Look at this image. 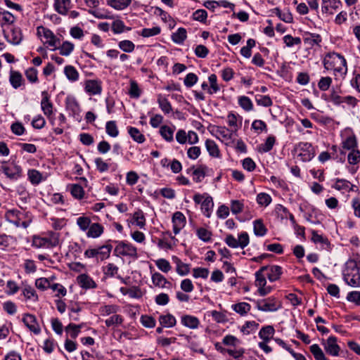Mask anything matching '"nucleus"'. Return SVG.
Instances as JSON below:
<instances>
[{
    "instance_id": "f257e3e1",
    "label": "nucleus",
    "mask_w": 360,
    "mask_h": 360,
    "mask_svg": "<svg viewBox=\"0 0 360 360\" xmlns=\"http://www.w3.org/2000/svg\"><path fill=\"white\" fill-rule=\"evenodd\" d=\"M360 256L354 255L347 261L343 270L345 281L352 287H360Z\"/></svg>"
},
{
    "instance_id": "f03ea898",
    "label": "nucleus",
    "mask_w": 360,
    "mask_h": 360,
    "mask_svg": "<svg viewBox=\"0 0 360 360\" xmlns=\"http://www.w3.org/2000/svg\"><path fill=\"white\" fill-rule=\"evenodd\" d=\"M324 68L328 70H333L340 75L346 74L347 68L345 58L336 53L327 54L323 60Z\"/></svg>"
},
{
    "instance_id": "7ed1b4c3",
    "label": "nucleus",
    "mask_w": 360,
    "mask_h": 360,
    "mask_svg": "<svg viewBox=\"0 0 360 360\" xmlns=\"http://www.w3.org/2000/svg\"><path fill=\"white\" fill-rule=\"evenodd\" d=\"M258 310L265 312H274L282 307V303L274 297L258 300L256 302Z\"/></svg>"
},
{
    "instance_id": "20e7f679",
    "label": "nucleus",
    "mask_w": 360,
    "mask_h": 360,
    "mask_svg": "<svg viewBox=\"0 0 360 360\" xmlns=\"http://www.w3.org/2000/svg\"><path fill=\"white\" fill-rule=\"evenodd\" d=\"M5 217L6 220L15 225L16 227L27 228L30 224V220H25V213L18 210H9L6 212Z\"/></svg>"
},
{
    "instance_id": "39448f33",
    "label": "nucleus",
    "mask_w": 360,
    "mask_h": 360,
    "mask_svg": "<svg viewBox=\"0 0 360 360\" xmlns=\"http://www.w3.org/2000/svg\"><path fill=\"white\" fill-rule=\"evenodd\" d=\"M59 244V234L57 233H51L49 237L34 236L32 240V246L41 248H50Z\"/></svg>"
},
{
    "instance_id": "423d86ee",
    "label": "nucleus",
    "mask_w": 360,
    "mask_h": 360,
    "mask_svg": "<svg viewBox=\"0 0 360 360\" xmlns=\"http://www.w3.org/2000/svg\"><path fill=\"white\" fill-rule=\"evenodd\" d=\"M115 243L117 245L115 248L114 254L116 256L137 257V250L132 244L127 241H115Z\"/></svg>"
},
{
    "instance_id": "0eeeda50",
    "label": "nucleus",
    "mask_w": 360,
    "mask_h": 360,
    "mask_svg": "<svg viewBox=\"0 0 360 360\" xmlns=\"http://www.w3.org/2000/svg\"><path fill=\"white\" fill-rule=\"evenodd\" d=\"M112 246L111 245H104L98 248H89L84 252V256L87 258H96L97 259L104 260L110 257Z\"/></svg>"
},
{
    "instance_id": "6e6552de",
    "label": "nucleus",
    "mask_w": 360,
    "mask_h": 360,
    "mask_svg": "<svg viewBox=\"0 0 360 360\" xmlns=\"http://www.w3.org/2000/svg\"><path fill=\"white\" fill-rule=\"evenodd\" d=\"M225 243L232 248H240L243 249L250 242L249 236L247 232H242L238 234V238L233 235L229 234L225 238Z\"/></svg>"
},
{
    "instance_id": "1a4fd4ad",
    "label": "nucleus",
    "mask_w": 360,
    "mask_h": 360,
    "mask_svg": "<svg viewBox=\"0 0 360 360\" xmlns=\"http://www.w3.org/2000/svg\"><path fill=\"white\" fill-rule=\"evenodd\" d=\"M1 170L8 178L12 180L18 179L22 172L20 167L13 162L8 165H3L1 166Z\"/></svg>"
},
{
    "instance_id": "9d476101",
    "label": "nucleus",
    "mask_w": 360,
    "mask_h": 360,
    "mask_svg": "<svg viewBox=\"0 0 360 360\" xmlns=\"http://www.w3.org/2000/svg\"><path fill=\"white\" fill-rule=\"evenodd\" d=\"M234 132L226 127L217 126L214 127L213 134L221 141L228 142L232 139Z\"/></svg>"
},
{
    "instance_id": "9b49d317",
    "label": "nucleus",
    "mask_w": 360,
    "mask_h": 360,
    "mask_svg": "<svg viewBox=\"0 0 360 360\" xmlns=\"http://www.w3.org/2000/svg\"><path fill=\"white\" fill-rule=\"evenodd\" d=\"M172 221L173 224V231L175 235L178 234L186 224V217L182 212L179 211L173 214Z\"/></svg>"
},
{
    "instance_id": "f8f14e48",
    "label": "nucleus",
    "mask_w": 360,
    "mask_h": 360,
    "mask_svg": "<svg viewBox=\"0 0 360 360\" xmlns=\"http://www.w3.org/2000/svg\"><path fill=\"white\" fill-rule=\"evenodd\" d=\"M311 146L309 143H300L297 146L298 155L304 162L310 161L314 158V153L310 151Z\"/></svg>"
},
{
    "instance_id": "ddd939ff",
    "label": "nucleus",
    "mask_w": 360,
    "mask_h": 360,
    "mask_svg": "<svg viewBox=\"0 0 360 360\" xmlns=\"http://www.w3.org/2000/svg\"><path fill=\"white\" fill-rule=\"evenodd\" d=\"M341 6L342 3L340 0H322L321 9L323 13L332 15L338 11Z\"/></svg>"
},
{
    "instance_id": "4468645a",
    "label": "nucleus",
    "mask_w": 360,
    "mask_h": 360,
    "mask_svg": "<svg viewBox=\"0 0 360 360\" xmlns=\"http://www.w3.org/2000/svg\"><path fill=\"white\" fill-rule=\"evenodd\" d=\"M22 321L30 331L33 332L36 335L40 333L41 328L37 321L36 317L34 315L30 314H25L22 318Z\"/></svg>"
},
{
    "instance_id": "2eb2a0df",
    "label": "nucleus",
    "mask_w": 360,
    "mask_h": 360,
    "mask_svg": "<svg viewBox=\"0 0 360 360\" xmlns=\"http://www.w3.org/2000/svg\"><path fill=\"white\" fill-rule=\"evenodd\" d=\"M306 220L311 224H318L323 219V215L315 207H311L304 213Z\"/></svg>"
},
{
    "instance_id": "dca6fc26",
    "label": "nucleus",
    "mask_w": 360,
    "mask_h": 360,
    "mask_svg": "<svg viewBox=\"0 0 360 360\" xmlns=\"http://www.w3.org/2000/svg\"><path fill=\"white\" fill-rule=\"evenodd\" d=\"M324 349L328 354L334 356H338L340 347L337 344V338L334 336L329 337L324 345Z\"/></svg>"
},
{
    "instance_id": "f3484780",
    "label": "nucleus",
    "mask_w": 360,
    "mask_h": 360,
    "mask_svg": "<svg viewBox=\"0 0 360 360\" xmlns=\"http://www.w3.org/2000/svg\"><path fill=\"white\" fill-rule=\"evenodd\" d=\"M65 108L71 115L76 117L80 112V106L76 98L73 96H68L65 99Z\"/></svg>"
},
{
    "instance_id": "a211bd4d",
    "label": "nucleus",
    "mask_w": 360,
    "mask_h": 360,
    "mask_svg": "<svg viewBox=\"0 0 360 360\" xmlns=\"http://www.w3.org/2000/svg\"><path fill=\"white\" fill-rule=\"evenodd\" d=\"M44 31V37L46 39L45 44L52 47V50L55 51L60 44V39L56 37L53 32L49 29H41Z\"/></svg>"
},
{
    "instance_id": "6ab92c4d",
    "label": "nucleus",
    "mask_w": 360,
    "mask_h": 360,
    "mask_svg": "<svg viewBox=\"0 0 360 360\" xmlns=\"http://www.w3.org/2000/svg\"><path fill=\"white\" fill-rule=\"evenodd\" d=\"M84 89L89 95H97L101 93L102 87L98 81L89 79L85 82Z\"/></svg>"
},
{
    "instance_id": "aec40b11",
    "label": "nucleus",
    "mask_w": 360,
    "mask_h": 360,
    "mask_svg": "<svg viewBox=\"0 0 360 360\" xmlns=\"http://www.w3.org/2000/svg\"><path fill=\"white\" fill-rule=\"evenodd\" d=\"M9 82L12 87L15 89H18L25 83L22 74L13 70H10Z\"/></svg>"
},
{
    "instance_id": "412c9836",
    "label": "nucleus",
    "mask_w": 360,
    "mask_h": 360,
    "mask_svg": "<svg viewBox=\"0 0 360 360\" xmlns=\"http://www.w3.org/2000/svg\"><path fill=\"white\" fill-rule=\"evenodd\" d=\"M42 100L41 102V107L43 112L47 117H50L53 115V104L49 101V96L46 91L42 92Z\"/></svg>"
},
{
    "instance_id": "4be33fe9",
    "label": "nucleus",
    "mask_w": 360,
    "mask_h": 360,
    "mask_svg": "<svg viewBox=\"0 0 360 360\" xmlns=\"http://www.w3.org/2000/svg\"><path fill=\"white\" fill-rule=\"evenodd\" d=\"M71 0H55L54 8L56 12L63 15H66L70 8Z\"/></svg>"
},
{
    "instance_id": "5701e85b",
    "label": "nucleus",
    "mask_w": 360,
    "mask_h": 360,
    "mask_svg": "<svg viewBox=\"0 0 360 360\" xmlns=\"http://www.w3.org/2000/svg\"><path fill=\"white\" fill-rule=\"evenodd\" d=\"M77 281L82 288L90 289L96 288L95 281L87 274H83L78 276Z\"/></svg>"
},
{
    "instance_id": "b1692460",
    "label": "nucleus",
    "mask_w": 360,
    "mask_h": 360,
    "mask_svg": "<svg viewBox=\"0 0 360 360\" xmlns=\"http://www.w3.org/2000/svg\"><path fill=\"white\" fill-rule=\"evenodd\" d=\"M181 323L191 329H196L200 325L199 319L191 315H184L181 319Z\"/></svg>"
},
{
    "instance_id": "393cba45",
    "label": "nucleus",
    "mask_w": 360,
    "mask_h": 360,
    "mask_svg": "<svg viewBox=\"0 0 360 360\" xmlns=\"http://www.w3.org/2000/svg\"><path fill=\"white\" fill-rule=\"evenodd\" d=\"M213 207H214V202H213L212 198L210 195L206 194V196L204 198V200L201 204L202 212L207 217H210L211 215V212L212 211Z\"/></svg>"
},
{
    "instance_id": "a878e982",
    "label": "nucleus",
    "mask_w": 360,
    "mask_h": 360,
    "mask_svg": "<svg viewBox=\"0 0 360 360\" xmlns=\"http://www.w3.org/2000/svg\"><path fill=\"white\" fill-rule=\"evenodd\" d=\"M131 223L139 226L140 229H144L146 217L142 210H138L131 215Z\"/></svg>"
},
{
    "instance_id": "bb28decb",
    "label": "nucleus",
    "mask_w": 360,
    "mask_h": 360,
    "mask_svg": "<svg viewBox=\"0 0 360 360\" xmlns=\"http://www.w3.org/2000/svg\"><path fill=\"white\" fill-rule=\"evenodd\" d=\"M27 176L30 181L33 185H38L46 178V176H44L41 172L34 169H29Z\"/></svg>"
},
{
    "instance_id": "cd10ccee",
    "label": "nucleus",
    "mask_w": 360,
    "mask_h": 360,
    "mask_svg": "<svg viewBox=\"0 0 360 360\" xmlns=\"http://www.w3.org/2000/svg\"><path fill=\"white\" fill-rule=\"evenodd\" d=\"M304 42L311 47L315 45L319 46L321 42V37L319 34L306 33L304 36Z\"/></svg>"
},
{
    "instance_id": "c85d7f7f",
    "label": "nucleus",
    "mask_w": 360,
    "mask_h": 360,
    "mask_svg": "<svg viewBox=\"0 0 360 360\" xmlns=\"http://www.w3.org/2000/svg\"><path fill=\"white\" fill-rule=\"evenodd\" d=\"M103 226L98 223L91 224L89 226L86 236L89 238H98L103 233Z\"/></svg>"
},
{
    "instance_id": "c756f323",
    "label": "nucleus",
    "mask_w": 360,
    "mask_h": 360,
    "mask_svg": "<svg viewBox=\"0 0 360 360\" xmlns=\"http://www.w3.org/2000/svg\"><path fill=\"white\" fill-rule=\"evenodd\" d=\"M266 271H268L267 277L271 282L278 280L283 273L282 268L277 265L268 266Z\"/></svg>"
},
{
    "instance_id": "7c9ffc66",
    "label": "nucleus",
    "mask_w": 360,
    "mask_h": 360,
    "mask_svg": "<svg viewBox=\"0 0 360 360\" xmlns=\"http://www.w3.org/2000/svg\"><path fill=\"white\" fill-rule=\"evenodd\" d=\"M132 0H106V4L115 10L121 11L127 8Z\"/></svg>"
},
{
    "instance_id": "2f4dec72",
    "label": "nucleus",
    "mask_w": 360,
    "mask_h": 360,
    "mask_svg": "<svg viewBox=\"0 0 360 360\" xmlns=\"http://www.w3.org/2000/svg\"><path fill=\"white\" fill-rule=\"evenodd\" d=\"M272 13L285 22L291 23L293 21L292 15L288 10L281 11L278 8H275L272 10Z\"/></svg>"
},
{
    "instance_id": "473e14b6",
    "label": "nucleus",
    "mask_w": 360,
    "mask_h": 360,
    "mask_svg": "<svg viewBox=\"0 0 360 360\" xmlns=\"http://www.w3.org/2000/svg\"><path fill=\"white\" fill-rule=\"evenodd\" d=\"M205 147L209 153L210 155L214 158H219L220 155V151L217 143L210 139H207L205 141Z\"/></svg>"
},
{
    "instance_id": "72a5a7b5",
    "label": "nucleus",
    "mask_w": 360,
    "mask_h": 360,
    "mask_svg": "<svg viewBox=\"0 0 360 360\" xmlns=\"http://www.w3.org/2000/svg\"><path fill=\"white\" fill-rule=\"evenodd\" d=\"M187 32L185 28L180 27L172 35V41L178 44H182L187 37Z\"/></svg>"
},
{
    "instance_id": "f704fd0d",
    "label": "nucleus",
    "mask_w": 360,
    "mask_h": 360,
    "mask_svg": "<svg viewBox=\"0 0 360 360\" xmlns=\"http://www.w3.org/2000/svg\"><path fill=\"white\" fill-rule=\"evenodd\" d=\"M227 123L231 127V130L235 133L240 127L242 121L240 120L238 122L237 116L233 113H229L227 116Z\"/></svg>"
},
{
    "instance_id": "c9c22d12",
    "label": "nucleus",
    "mask_w": 360,
    "mask_h": 360,
    "mask_svg": "<svg viewBox=\"0 0 360 360\" xmlns=\"http://www.w3.org/2000/svg\"><path fill=\"white\" fill-rule=\"evenodd\" d=\"M159 322L164 327L171 328L176 325V321L174 316L168 314L160 316Z\"/></svg>"
},
{
    "instance_id": "e433bc0d",
    "label": "nucleus",
    "mask_w": 360,
    "mask_h": 360,
    "mask_svg": "<svg viewBox=\"0 0 360 360\" xmlns=\"http://www.w3.org/2000/svg\"><path fill=\"white\" fill-rule=\"evenodd\" d=\"M275 330L271 326H267L265 327H263L259 333V336L261 339H262L264 341L268 342L269 340H271L274 334Z\"/></svg>"
},
{
    "instance_id": "4c0bfd02",
    "label": "nucleus",
    "mask_w": 360,
    "mask_h": 360,
    "mask_svg": "<svg viewBox=\"0 0 360 360\" xmlns=\"http://www.w3.org/2000/svg\"><path fill=\"white\" fill-rule=\"evenodd\" d=\"M352 184L346 179H337L333 185V188L336 190L345 191H349L351 190Z\"/></svg>"
},
{
    "instance_id": "58836bf2",
    "label": "nucleus",
    "mask_w": 360,
    "mask_h": 360,
    "mask_svg": "<svg viewBox=\"0 0 360 360\" xmlns=\"http://www.w3.org/2000/svg\"><path fill=\"white\" fill-rule=\"evenodd\" d=\"M111 28L114 34H116L131 30V27H126L124 22L119 19L113 21Z\"/></svg>"
},
{
    "instance_id": "ea45409f",
    "label": "nucleus",
    "mask_w": 360,
    "mask_h": 360,
    "mask_svg": "<svg viewBox=\"0 0 360 360\" xmlns=\"http://www.w3.org/2000/svg\"><path fill=\"white\" fill-rule=\"evenodd\" d=\"M64 73L70 81L75 82L79 79V72L72 65H66L64 68Z\"/></svg>"
},
{
    "instance_id": "a19ab883",
    "label": "nucleus",
    "mask_w": 360,
    "mask_h": 360,
    "mask_svg": "<svg viewBox=\"0 0 360 360\" xmlns=\"http://www.w3.org/2000/svg\"><path fill=\"white\" fill-rule=\"evenodd\" d=\"M158 103L162 111L165 114H168L172 110V105L169 101L161 94L158 96Z\"/></svg>"
},
{
    "instance_id": "79ce46f5",
    "label": "nucleus",
    "mask_w": 360,
    "mask_h": 360,
    "mask_svg": "<svg viewBox=\"0 0 360 360\" xmlns=\"http://www.w3.org/2000/svg\"><path fill=\"white\" fill-rule=\"evenodd\" d=\"M128 133L130 136L133 139L134 141L137 143H142L145 141L144 136L141 133V131L136 127H129L127 128Z\"/></svg>"
},
{
    "instance_id": "37998d69",
    "label": "nucleus",
    "mask_w": 360,
    "mask_h": 360,
    "mask_svg": "<svg viewBox=\"0 0 360 360\" xmlns=\"http://www.w3.org/2000/svg\"><path fill=\"white\" fill-rule=\"evenodd\" d=\"M174 262L176 264V272L181 276L187 275L189 273L190 267L189 265L182 262L179 258H173Z\"/></svg>"
},
{
    "instance_id": "c03bdc74",
    "label": "nucleus",
    "mask_w": 360,
    "mask_h": 360,
    "mask_svg": "<svg viewBox=\"0 0 360 360\" xmlns=\"http://www.w3.org/2000/svg\"><path fill=\"white\" fill-rule=\"evenodd\" d=\"M254 233L257 236H264L267 231L263 221L261 219H257L253 222Z\"/></svg>"
},
{
    "instance_id": "a18cd8bd",
    "label": "nucleus",
    "mask_w": 360,
    "mask_h": 360,
    "mask_svg": "<svg viewBox=\"0 0 360 360\" xmlns=\"http://www.w3.org/2000/svg\"><path fill=\"white\" fill-rule=\"evenodd\" d=\"M74 44L68 41H64L61 46H58V49L60 51V54L64 56H68L74 50Z\"/></svg>"
},
{
    "instance_id": "49530a36",
    "label": "nucleus",
    "mask_w": 360,
    "mask_h": 360,
    "mask_svg": "<svg viewBox=\"0 0 360 360\" xmlns=\"http://www.w3.org/2000/svg\"><path fill=\"white\" fill-rule=\"evenodd\" d=\"M174 132V129L167 126L163 125L160 127V133L162 138L167 141H173V134Z\"/></svg>"
},
{
    "instance_id": "de8ad7c7",
    "label": "nucleus",
    "mask_w": 360,
    "mask_h": 360,
    "mask_svg": "<svg viewBox=\"0 0 360 360\" xmlns=\"http://www.w3.org/2000/svg\"><path fill=\"white\" fill-rule=\"evenodd\" d=\"M267 269H268L267 266H262L259 271H257L255 273V277H256L255 285L257 287H259V286L262 287V286L266 285V281L264 275L263 274V272Z\"/></svg>"
},
{
    "instance_id": "09e8293b",
    "label": "nucleus",
    "mask_w": 360,
    "mask_h": 360,
    "mask_svg": "<svg viewBox=\"0 0 360 360\" xmlns=\"http://www.w3.org/2000/svg\"><path fill=\"white\" fill-rule=\"evenodd\" d=\"M276 139L275 137L273 136H269L266 139L264 143L261 144L259 146V150L261 153H267L270 151L275 143Z\"/></svg>"
},
{
    "instance_id": "8fccbe9b",
    "label": "nucleus",
    "mask_w": 360,
    "mask_h": 360,
    "mask_svg": "<svg viewBox=\"0 0 360 360\" xmlns=\"http://www.w3.org/2000/svg\"><path fill=\"white\" fill-rule=\"evenodd\" d=\"M106 133L111 137H117L119 134V130L115 121H108L105 124Z\"/></svg>"
},
{
    "instance_id": "3c124183",
    "label": "nucleus",
    "mask_w": 360,
    "mask_h": 360,
    "mask_svg": "<svg viewBox=\"0 0 360 360\" xmlns=\"http://www.w3.org/2000/svg\"><path fill=\"white\" fill-rule=\"evenodd\" d=\"M153 283L160 288H165V284L167 283V279L161 274L155 272L152 275Z\"/></svg>"
},
{
    "instance_id": "603ef678",
    "label": "nucleus",
    "mask_w": 360,
    "mask_h": 360,
    "mask_svg": "<svg viewBox=\"0 0 360 360\" xmlns=\"http://www.w3.org/2000/svg\"><path fill=\"white\" fill-rule=\"evenodd\" d=\"M123 323V318L119 314H114L105 321L108 327L117 326Z\"/></svg>"
},
{
    "instance_id": "864d4df0",
    "label": "nucleus",
    "mask_w": 360,
    "mask_h": 360,
    "mask_svg": "<svg viewBox=\"0 0 360 360\" xmlns=\"http://www.w3.org/2000/svg\"><path fill=\"white\" fill-rule=\"evenodd\" d=\"M230 209L233 214H240L244 209V204L241 200H232L230 203Z\"/></svg>"
},
{
    "instance_id": "5fc2aeb1",
    "label": "nucleus",
    "mask_w": 360,
    "mask_h": 360,
    "mask_svg": "<svg viewBox=\"0 0 360 360\" xmlns=\"http://www.w3.org/2000/svg\"><path fill=\"white\" fill-rule=\"evenodd\" d=\"M310 352L312 353L316 360H328L323 352L317 344H314L310 347Z\"/></svg>"
},
{
    "instance_id": "6e6d98bb",
    "label": "nucleus",
    "mask_w": 360,
    "mask_h": 360,
    "mask_svg": "<svg viewBox=\"0 0 360 360\" xmlns=\"http://www.w3.org/2000/svg\"><path fill=\"white\" fill-rule=\"evenodd\" d=\"M238 104L245 111H250L253 108L252 101L245 96H242L238 98Z\"/></svg>"
},
{
    "instance_id": "4d7b16f0",
    "label": "nucleus",
    "mask_w": 360,
    "mask_h": 360,
    "mask_svg": "<svg viewBox=\"0 0 360 360\" xmlns=\"http://www.w3.org/2000/svg\"><path fill=\"white\" fill-rule=\"evenodd\" d=\"M120 309V307L115 304L104 305L101 307L99 311L102 316H108L110 314H116Z\"/></svg>"
},
{
    "instance_id": "13d9d810",
    "label": "nucleus",
    "mask_w": 360,
    "mask_h": 360,
    "mask_svg": "<svg viewBox=\"0 0 360 360\" xmlns=\"http://www.w3.org/2000/svg\"><path fill=\"white\" fill-rule=\"evenodd\" d=\"M256 200L259 205L264 207L268 206L272 200L271 197L266 193H259L257 194Z\"/></svg>"
},
{
    "instance_id": "bf43d9fd",
    "label": "nucleus",
    "mask_w": 360,
    "mask_h": 360,
    "mask_svg": "<svg viewBox=\"0 0 360 360\" xmlns=\"http://www.w3.org/2000/svg\"><path fill=\"white\" fill-rule=\"evenodd\" d=\"M342 148L346 150H352L356 148V139L354 136H348L342 142Z\"/></svg>"
},
{
    "instance_id": "052dcab7",
    "label": "nucleus",
    "mask_w": 360,
    "mask_h": 360,
    "mask_svg": "<svg viewBox=\"0 0 360 360\" xmlns=\"http://www.w3.org/2000/svg\"><path fill=\"white\" fill-rule=\"evenodd\" d=\"M232 309L237 313L243 315L250 309V305L246 302H240L232 305Z\"/></svg>"
},
{
    "instance_id": "680f3d73",
    "label": "nucleus",
    "mask_w": 360,
    "mask_h": 360,
    "mask_svg": "<svg viewBox=\"0 0 360 360\" xmlns=\"http://www.w3.org/2000/svg\"><path fill=\"white\" fill-rule=\"evenodd\" d=\"M206 167L200 166L193 171V181L195 182H200L205 176Z\"/></svg>"
},
{
    "instance_id": "e2e57ef3",
    "label": "nucleus",
    "mask_w": 360,
    "mask_h": 360,
    "mask_svg": "<svg viewBox=\"0 0 360 360\" xmlns=\"http://www.w3.org/2000/svg\"><path fill=\"white\" fill-rule=\"evenodd\" d=\"M119 48L124 52L131 53L134 50L135 45L130 40H123L119 42Z\"/></svg>"
},
{
    "instance_id": "0e129e2a",
    "label": "nucleus",
    "mask_w": 360,
    "mask_h": 360,
    "mask_svg": "<svg viewBox=\"0 0 360 360\" xmlns=\"http://www.w3.org/2000/svg\"><path fill=\"white\" fill-rule=\"evenodd\" d=\"M255 101L257 105L264 107H269L273 104V102L269 96L257 95L255 97Z\"/></svg>"
},
{
    "instance_id": "69168bd1",
    "label": "nucleus",
    "mask_w": 360,
    "mask_h": 360,
    "mask_svg": "<svg viewBox=\"0 0 360 360\" xmlns=\"http://www.w3.org/2000/svg\"><path fill=\"white\" fill-rule=\"evenodd\" d=\"M160 28L159 27H153L152 28H143L140 34L143 37H150L158 35L160 33Z\"/></svg>"
},
{
    "instance_id": "338daca9",
    "label": "nucleus",
    "mask_w": 360,
    "mask_h": 360,
    "mask_svg": "<svg viewBox=\"0 0 360 360\" xmlns=\"http://www.w3.org/2000/svg\"><path fill=\"white\" fill-rule=\"evenodd\" d=\"M155 264L158 268L164 273L169 272L172 269L169 262L165 259H159L156 260Z\"/></svg>"
},
{
    "instance_id": "774afa93",
    "label": "nucleus",
    "mask_w": 360,
    "mask_h": 360,
    "mask_svg": "<svg viewBox=\"0 0 360 360\" xmlns=\"http://www.w3.org/2000/svg\"><path fill=\"white\" fill-rule=\"evenodd\" d=\"M348 162L351 165H356L360 161V153L358 150H350L347 155Z\"/></svg>"
}]
</instances>
